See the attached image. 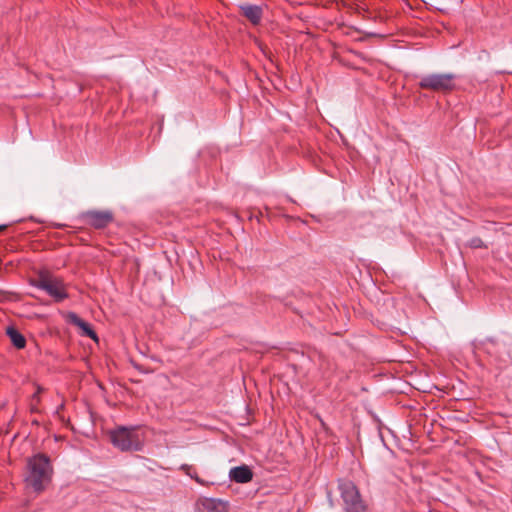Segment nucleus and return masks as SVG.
Here are the masks:
<instances>
[{
    "label": "nucleus",
    "instance_id": "f257e3e1",
    "mask_svg": "<svg viewBox=\"0 0 512 512\" xmlns=\"http://www.w3.org/2000/svg\"><path fill=\"white\" fill-rule=\"evenodd\" d=\"M53 466L49 456L37 453L27 459V475L25 481L35 492L45 490L51 482Z\"/></svg>",
    "mask_w": 512,
    "mask_h": 512
},
{
    "label": "nucleus",
    "instance_id": "f03ea898",
    "mask_svg": "<svg viewBox=\"0 0 512 512\" xmlns=\"http://www.w3.org/2000/svg\"><path fill=\"white\" fill-rule=\"evenodd\" d=\"M338 490L344 503V512H368V506L353 481L339 479Z\"/></svg>",
    "mask_w": 512,
    "mask_h": 512
},
{
    "label": "nucleus",
    "instance_id": "7ed1b4c3",
    "mask_svg": "<svg viewBox=\"0 0 512 512\" xmlns=\"http://www.w3.org/2000/svg\"><path fill=\"white\" fill-rule=\"evenodd\" d=\"M111 443L121 451H139L142 442L135 427L118 426L109 432Z\"/></svg>",
    "mask_w": 512,
    "mask_h": 512
},
{
    "label": "nucleus",
    "instance_id": "20e7f679",
    "mask_svg": "<svg viewBox=\"0 0 512 512\" xmlns=\"http://www.w3.org/2000/svg\"><path fill=\"white\" fill-rule=\"evenodd\" d=\"M457 76L453 73H433L423 76L418 86L436 93L448 94L456 88Z\"/></svg>",
    "mask_w": 512,
    "mask_h": 512
},
{
    "label": "nucleus",
    "instance_id": "39448f33",
    "mask_svg": "<svg viewBox=\"0 0 512 512\" xmlns=\"http://www.w3.org/2000/svg\"><path fill=\"white\" fill-rule=\"evenodd\" d=\"M35 286L46 291L56 302L68 298V293L61 279L51 276L48 272H40Z\"/></svg>",
    "mask_w": 512,
    "mask_h": 512
},
{
    "label": "nucleus",
    "instance_id": "423d86ee",
    "mask_svg": "<svg viewBox=\"0 0 512 512\" xmlns=\"http://www.w3.org/2000/svg\"><path fill=\"white\" fill-rule=\"evenodd\" d=\"M78 220L83 225L100 230L114 221V214L110 210H87L79 214Z\"/></svg>",
    "mask_w": 512,
    "mask_h": 512
},
{
    "label": "nucleus",
    "instance_id": "0eeeda50",
    "mask_svg": "<svg viewBox=\"0 0 512 512\" xmlns=\"http://www.w3.org/2000/svg\"><path fill=\"white\" fill-rule=\"evenodd\" d=\"M195 512H229L227 502L209 497H199L194 505Z\"/></svg>",
    "mask_w": 512,
    "mask_h": 512
},
{
    "label": "nucleus",
    "instance_id": "6e6552de",
    "mask_svg": "<svg viewBox=\"0 0 512 512\" xmlns=\"http://www.w3.org/2000/svg\"><path fill=\"white\" fill-rule=\"evenodd\" d=\"M240 14L249 22L256 26L259 25L263 17V9L261 6L253 4H242L239 6Z\"/></svg>",
    "mask_w": 512,
    "mask_h": 512
},
{
    "label": "nucleus",
    "instance_id": "1a4fd4ad",
    "mask_svg": "<svg viewBox=\"0 0 512 512\" xmlns=\"http://www.w3.org/2000/svg\"><path fill=\"white\" fill-rule=\"evenodd\" d=\"M67 320L70 324L75 325L81 329L82 336L89 337L95 341L98 340L97 334L92 328V326L80 318L76 313L69 312L67 315Z\"/></svg>",
    "mask_w": 512,
    "mask_h": 512
},
{
    "label": "nucleus",
    "instance_id": "9d476101",
    "mask_svg": "<svg viewBox=\"0 0 512 512\" xmlns=\"http://www.w3.org/2000/svg\"><path fill=\"white\" fill-rule=\"evenodd\" d=\"M229 477L236 483H248L253 478V472L246 465L237 466L230 470Z\"/></svg>",
    "mask_w": 512,
    "mask_h": 512
},
{
    "label": "nucleus",
    "instance_id": "9b49d317",
    "mask_svg": "<svg viewBox=\"0 0 512 512\" xmlns=\"http://www.w3.org/2000/svg\"><path fill=\"white\" fill-rule=\"evenodd\" d=\"M473 345L476 350L483 351L491 356L498 353L499 342L494 337H486L482 340H475Z\"/></svg>",
    "mask_w": 512,
    "mask_h": 512
},
{
    "label": "nucleus",
    "instance_id": "f8f14e48",
    "mask_svg": "<svg viewBox=\"0 0 512 512\" xmlns=\"http://www.w3.org/2000/svg\"><path fill=\"white\" fill-rule=\"evenodd\" d=\"M6 335L9 337L13 346L17 349H24L26 346L25 337L13 326L6 328Z\"/></svg>",
    "mask_w": 512,
    "mask_h": 512
},
{
    "label": "nucleus",
    "instance_id": "ddd939ff",
    "mask_svg": "<svg viewBox=\"0 0 512 512\" xmlns=\"http://www.w3.org/2000/svg\"><path fill=\"white\" fill-rule=\"evenodd\" d=\"M180 470L183 471L186 475L191 477L193 480H195L197 483L205 486L206 482L200 478L195 470V468L192 465L189 464H182L180 466Z\"/></svg>",
    "mask_w": 512,
    "mask_h": 512
},
{
    "label": "nucleus",
    "instance_id": "4468645a",
    "mask_svg": "<svg viewBox=\"0 0 512 512\" xmlns=\"http://www.w3.org/2000/svg\"><path fill=\"white\" fill-rule=\"evenodd\" d=\"M467 246L471 249H486L487 245L480 237H474L468 241Z\"/></svg>",
    "mask_w": 512,
    "mask_h": 512
},
{
    "label": "nucleus",
    "instance_id": "2eb2a0df",
    "mask_svg": "<svg viewBox=\"0 0 512 512\" xmlns=\"http://www.w3.org/2000/svg\"><path fill=\"white\" fill-rule=\"evenodd\" d=\"M7 225H0V232L4 231L7 229Z\"/></svg>",
    "mask_w": 512,
    "mask_h": 512
},
{
    "label": "nucleus",
    "instance_id": "dca6fc26",
    "mask_svg": "<svg viewBox=\"0 0 512 512\" xmlns=\"http://www.w3.org/2000/svg\"><path fill=\"white\" fill-rule=\"evenodd\" d=\"M4 299V293L0 291V301Z\"/></svg>",
    "mask_w": 512,
    "mask_h": 512
},
{
    "label": "nucleus",
    "instance_id": "f3484780",
    "mask_svg": "<svg viewBox=\"0 0 512 512\" xmlns=\"http://www.w3.org/2000/svg\"><path fill=\"white\" fill-rule=\"evenodd\" d=\"M31 411H32V412L37 411V410H36V407H32V408H31Z\"/></svg>",
    "mask_w": 512,
    "mask_h": 512
}]
</instances>
